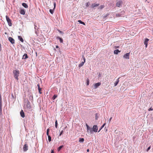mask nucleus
<instances>
[{
    "label": "nucleus",
    "instance_id": "4c0bfd02",
    "mask_svg": "<svg viewBox=\"0 0 153 153\" xmlns=\"http://www.w3.org/2000/svg\"><path fill=\"white\" fill-rule=\"evenodd\" d=\"M105 7L104 5H101L99 7V8L100 9H102L103 8H104Z\"/></svg>",
    "mask_w": 153,
    "mask_h": 153
},
{
    "label": "nucleus",
    "instance_id": "37998d69",
    "mask_svg": "<svg viewBox=\"0 0 153 153\" xmlns=\"http://www.w3.org/2000/svg\"><path fill=\"white\" fill-rule=\"evenodd\" d=\"M63 130H62L60 132V134H59V136H61V135L63 134Z\"/></svg>",
    "mask_w": 153,
    "mask_h": 153
},
{
    "label": "nucleus",
    "instance_id": "c9c22d12",
    "mask_svg": "<svg viewBox=\"0 0 153 153\" xmlns=\"http://www.w3.org/2000/svg\"><path fill=\"white\" fill-rule=\"evenodd\" d=\"M2 105V101H1V96L0 93V105Z\"/></svg>",
    "mask_w": 153,
    "mask_h": 153
},
{
    "label": "nucleus",
    "instance_id": "b1692460",
    "mask_svg": "<svg viewBox=\"0 0 153 153\" xmlns=\"http://www.w3.org/2000/svg\"><path fill=\"white\" fill-rule=\"evenodd\" d=\"M84 141V139L83 138H80L79 139V142L80 143H83Z\"/></svg>",
    "mask_w": 153,
    "mask_h": 153
},
{
    "label": "nucleus",
    "instance_id": "9b49d317",
    "mask_svg": "<svg viewBox=\"0 0 153 153\" xmlns=\"http://www.w3.org/2000/svg\"><path fill=\"white\" fill-rule=\"evenodd\" d=\"M149 41V39L148 38H145L144 42V44L145 45L146 47V48L147 46L148 42Z\"/></svg>",
    "mask_w": 153,
    "mask_h": 153
},
{
    "label": "nucleus",
    "instance_id": "4be33fe9",
    "mask_svg": "<svg viewBox=\"0 0 153 153\" xmlns=\"http://www.w3.org/2000/svg\"><path fill=\"white\" fill-rule=\"evenodd\" d=\"M18 39L21 41L22 42H24V40L23 38L21 36H18Z\"/></svg>",
    "mask_w": 153,
    "mask_h": 153
},
{
    "label": "nucleus",
    "instance_id": "a19ab883",
    "mask_svg": "<svg viewBox=\"0 0 153 153\" xmlns=\"http://www.w3.org/2000/svg\"><path fill=\"white\" fill-rule=\"evenodd\" d=\"M2 112H0V118L3 119V116H2Z\"/></svg>",
    "mask_w": 153,
    "mask_h": 153
},
{
    "label": "nucleus",
    "instance_id": "f8f14e48",
    "mask_svg": "<svg viewBox=\"0 0 153 153\" xmlns=\"http://www.w3.org/2000/svg\"><path fill=\"white\" fill-rule=\"evenodd\" d=\"M122 1H119L116 3V5L117 7H119L120 6V5L122 4Z\"/></svg>",
    "mask_w": 153,
    "mask_h": 153
},
{
    "label": "nucleus",
    "instance_id": "09e8293b",
    "mask_svg": "<svg viewBox=\"0 0 153 153\" xmlns=\"http://www.w3.org/2000/svg\"><path fill=\"white\" fill-rule=\"evenodd\" d=\"M108 15H107H107H105L104 16H103V18H106V17H107V16H108Z\"/></svg>",
    "mask_w": 153,
    "mask_h": 153
},
{
    "label": "nucleus",
    "instance_id": "20e7f679",
    "mask_svg": "<svg viewBox=\"0 0 153 153\" xmlns=\"http://www.w3.org/2000/svg\"><path fill=\"white\" fill-rule=\"evenodd\" d=\"M6 18L8 25L10 26H12V23L11 20L9 18L8 16H6Z\"/></svg>",
    "mask_w": 153,
    "mask_h": 153
},
{
    "label": "nucleus",
    "instance_id": "4d7b16f0",
    "mask_svg": "<svg viewBox=\"0 0 153 153\" xmlns=\"http://www.w3.org/2000/svg\"><path fill=\"white\" fill-rule=\"evenodd\" d=\"M5 34H7V33L5 32Z\"/></svg>",
    "mask_w": 153,
    "mask_h": 153
},
{
    "label": "nucleus",
    "instance_id": "5fc2aeb1",
    "mask_svg": "<svg viewBox=\"0 0 153 153\" xmlns=\"http://www.w3.org/2000/svg\"><path fill=\"white\" fill-rule=\"evenodd\" d=\"M87 152H88L89 151V149H88L87 150Z\"/></svg>",
    "mask_w": 153,
    "mask_h": 153
},
{
    "label": "nucleus",
    "instance_id": "412c9836",
    "mask_svg": "<svg viewBox=\"0 0 153 153\" xmlns=\"http://www.w3.org/2000/svg\"><path fill=\"white\" fill-rule=\"evenodd\" d=\"M22 6L25 8H27L28 7V5L27 4L25 3H23L22 4Z\"/></svg>",
    "mask_w": 153,
    "mask_h": 153
},
{
    "label": "nucleus",
    "instance_id": "de8ad7c7",
    "mask_svg": "<svg viewBox=\"0 0 153 153\" xmlns=\"http://www.w3.org/2000/svg\"><path fill=\"white\" fill-rule=\"evenodd\" d=\"M101 74L100 73H99V74L98 75V77H100L101 76Z\"/></svg>",
    "mask_w": 153,
    "mask_h": 153
},
{
    "label": "nucleus",
    "instance_id": "49530a36",
    "mask_svg": "<svg viewBox=\"0 0 153 153\" xmlns=\"http://www.w3.org/2000/svg\"><path fill=\"white\" fill-rule=\"evenodd\" d=\"M56 6V3H55V2H54V8H53L54 9H55Z\"/></svg>",
    "mask_w": 153,
    "mask_h": 153
},
{
    "label": "nucleus",
    "instance_id": "bb28decb",
    "mask_svg": "<svg viewBox=\"0 0 153 153\" xmlns=\"http://www.w3.org/2000/svg\"><path fill=\"white\" fill-rule=\"evenodd\" d=\"M105 125V123L103 124V125L100 128L99 130L98 131V132H99L104 127V126Z\"/></svg>",
    "mask_w": 153,
    "mask_h": 153
},
{
    "label": "nucleus",
    "instance_id": "aec40b11",
    "mask_svg": "<svg viewBox=\"0 0 153 153\" xmlns=\"http://www.w3.org/2000/svg\"><path fill=\"white\" fill-rule=\"evenodd\" d=\"M120 52V51L118 49H116L114 51V53L115 54H117L119 53Z\"/></svg>",
    "mask_w": 153,
    "mask_h": 153
},
{
    "label": "nucleus",
    "instance_id": "7ed1b4c3",
    "mask_svg": "<svg viewBox=\"0 0 153 153\" xmlns=\"http://www.w3.org/2000/svg\"><path fill=\"white\" fill-rule=\"evenodd\" d=\"M86 125L87 128V132L88 133H89L90 134H92L93 131H92V128H91L87 124H86Z\"/></svg>",
    "mask_w": 153,
    "mask_h": 153
},
{
    "label": "nucleus",
    "instance_id": "423d86ee",
    "mask_svg": "<svg viewBox=\"0 0 153 153\" xmlns=\"http://www.w3.org/2000/svg\"><path fill=\"white\" fill-rule=\"evenodd\" d=\"M92 129L93 132H97L98 130V127L97 125H94Z\"/></svg>",
    "mask_w": 153,
    "mask_h": 153
},
{
    "label": "nucleus",
    "instance_id": "4468645a",
    "mask_svg": "<svg viewBox=\"0 0 153 153\" xmlns=\"http://www.w3.org/2000/svg\"><path fill=\"white\" fill-rule=\"evenodd\" d=\"M28 97H29V100L31 101H33V95L32 94H28Z\"/></svg>",
    "mask_w": 153,
    "mask_h": 153
},
{
    "label": "nucleus",
    "instance_id": "79ce46f5",
    "mask_svg": "<svg viewBox=\"0 0 153 153\" xmlns=\"http://www.w3.org/2000/svg\"><path fill=\"white\" fill-rule=\"evenodd\" d=\"M90 5V3L89 2L86 3V7H88Z\"/></svg>",
    "mask_w": 153,
    "mask_h": 153
},
{
    "label": "nucleus",
    "instance_id": "1a4fd4ad",
    "mask_svg": "<svg viewBox=\"0 0 153 153\" xmlns=\"http://www.w3.org/2000/svg\"><path fill=\"white\" fill-rule=\"evenodd\" d=\"M8 40L9 41L12 43V44H14L15 43V40L14 39L11 37H9L8 38Z\"/></svg>",
    "mask_w": 153,
    "mask_h": 153
},
{
    "label": "nucleus",
    "instance_id": "7c9ffc66",
    "mask_svg": "<svg viewBox=\"0 0 153 153\" xmlns=\"http://www.w3.org/2000/svg\"><path fill=\"white\" fill-rule=\"evenodd\" d=\"M124 13H125V11L123 10L121 11L120 13L121 15V16H123V15L124 14Z\"/></svg>",
    "mask_w": 153,
    "mask_h": 153
},
{
    "label": "nucleus",
    "instance_id": "0eeeda50",
    "mask_svg": "<svg viewBox=\"0 0 153 153\" xmlns=\"http://www.w3.org/2000/svg\"><path fill=\"white\" fill-rule=\"evenodd\" d=\"M130 53H127L125 54L123 56V58L126 59H129Z\"/></svg>",
    "mask_w": 153,
    "mask_h": 153
},
{
    "label": "nucleus",
    "instance_id": "6ab92c4d",
    "mask_svg": "<svg viewBox=\"0 0 153 153\" xmlns=\"http://www.w3.org/2000/svg\"><path fill=\"white\" fill-rule=\"evenodd\" d=\"M35 32L36 34H37V30L38 29V27L35 25H34Z\"/></svg>",
    "mask_w": 153,
    "mask_h": 153
},
{
    "label": "nucleus",
    "instance_id": "72a5a7b5",
    "mask_svg": "<svg viewBox=\"0 0 153 153\" xmlns=\"http://www.w3.org/2000/svg\"><path fill=\"white\" fill-rule=\"evenodd\" d=\"M58 125V122L57 120H56L55 122V127L56 128H57V127Z\"/></svg>",
    "mask_w": 153,
    "mask_h": 153
},
{
    "label": "nucleus",
    "instance_id": "a211bd4d",
    "mask_svg": "<svg viewBox=\"0 0 153 153\" xmlns=\"http://www.w3.org/2000/svg\"><path fill=\"white\" fill-rule=\"evenodd\" d=\"M28 58V56L26 53H25L23 56L22 58L23 59H27Z\"/></svg>",
    "mask_w": 153,
    "mask_h": 153
},
{
    "label": "nucleus",
    "instance_id": "3c124183",
    "mask_svg": "<svg viewBox=\"0 0 153 153\" xmlns=\"http://www.w3.org/2000/svg\"><path fill=\"white\" fill-rule=\"evenodd\" d=\"M51 153H54V151L53 150H51Z\"/></svg>",
    "mask_w": 153,
    "mask_h": 153
},
{
    "label": "nucleus",
    "instance_id": "58836bf2",
    "mask_svg": "<svg viewBox=\"0 0 153 153\" xmlns=\"http://www.w3.org/2000/svg\"><path fill=\"white\" fill-rule=\"evenodd\" d=\"M50 129L49 128H48L47 130V135L49 134Z\"/></svg>",
    "mask_w": 153,
    "mask_h": 153
},
{
    "label": "nucleus",
    "instance_id": "2eb2a0df",
    "mask_svg": "<svg viewBox=\"0 0 153 153\" xmlns=\"http://www.w3.org/2000/svg\"><path fill=\"white\" fill-rule=\"evenodd\" d=\"M20 115L21 117L22 118H24L25 117V113L22 110L20 112Z\"/></svg>",
    "mask_w": 153,
    "mask_h": 153
},
{
    "label": "nucleus",
    "instance_id": "473e14b6",
    "mask_svg": "<svg viewBox=\"0 0 153 153\" xmlns=\"http://www.w3.org/2000/svg\"><path fill=\"white\" fill-rule=\"evenodd\" d=\"M99 116V114L96 113V120H97Z\"/></svg>",
    "mask_w": 153,
    "mask_h": 153
},
{
    "label": "nucleus",
    "instance_id": "c756f323",
    "mask_svg": "<svg viewBox=\"0 0 153 153\" xmlns=\"http://www.w3.org/2000/svg\"><path fill=\"white\" fill-rule=\"evenodd\" d=\"M78 22H79L80 24H83V25H85V23L84 22H82L81 20H79L78 21Z\"/></svg>",
    "mask_w": 153,
    "mask_h": 153
},
{
    "label": "nucleus",
    "instance_id": "a18cd8bd",
    "mask_svg": "<svg viewBox=\"0 0 153 153\" xmlns=\"http://www.w3.org/2000/svg\"><path fill=\"white\" fill-rule=\"evenodd\" d=\"M152 110H153V109L152 108V107H151L148 110V111H152Z\"/></svg>",
    "mask_w": 153,
    "mask_h": 153
},
{
    "label": "nucleus",
    "instance_id": "dca6fc26",
    "mask_svg": "<svg viewBox=\"0 0 153 153\" xmlns=\"http://www.w3.org/2000/svg\"><path fill=\"white\" fill-rule=\"evenodd\" d=\"M37 86L38 87V90L40 94H42V92L41 91L42 88L40 87V85L39 84H38L37 85Z\"/></svg>",
    "mask_w": 153,
    "mask_h": 153
},
{
    "label": "nucleus",
    "instance_id": "9d476101",
    "mask_svg": "<svg viewBox=\"0 0 153 153\" xmlns=\"http://www.w3.org/2000/svg\"><path fill=\"white\" fill-rule=\"evenodd\" d=\"M101 83L100 82L95 83L94 85V88L96 89L99 86L101 85Z\"/></svg>",
    "mask_w": 153,
    "mask_h": 153
},
{
    "label": "nucleus",
    "instance_id": "f704fd0d",
    "mask_svg": "<svg viewBox=\"0 0 153 153\" xmlns=\"http://www.w3.org/2000/svg\"><path fill=\"white\" fill-rule=\"evenodd\" d=\"M116 16H117L118 17H122L121 16V15L120 14V13L116 14Z\"/></svg>",
    "mask_w": 153,
    "mask_h": 153
},
{
    "label": "nucleus",
    "instance_id": "6e6552de",
    "mask_svg": "<svg viewBox=\"0 0 153 153\" xmlns=\"http://www.w3.org/2000/svg\"><path fill=\"white\" fill-rule=\"evenodd\" d=\"M28 149V146L27 144H25L23 147V150L24 152H26Z\"/></svg>",
    "mask_w": 153,
    "mask_h": 153
},
{
    "label": "nucleus",
    "instance_id": "39448f33",
    "mask_svg": "<svg viewBox=\"0 0 153 153\" xmlns=\"http://www.w3.org/2000/svg\"><path fill=\"white\" fill-rule=\"evenodd\" d=\"M82 58L83 59V61H82L80 64H79L78 67L79 68L83 66L85 62V59L84 56L83 55L82 56Z\"/></svg>",
    "mask_w": 153,
    "mask_h": 153
},
{
    "label": "nucleus",
    "instance_id": "8fccbe9b",
    "mask_svg": "<svg viewBox=\"0 0 153 153\" xmlns=\"http://www.w3.org/2000/svg\"><path fill=\"white\" fill-rule=\"evenodd\" d=\"M112 119V117H111V118H110L109 120V122H110L111 120Z\"/></svg>",
    "mask_w": 153,
    "mask_h": 153
},
{
    "label": "nucleus",
    "instance_id": "5701e85b",
    "mask_svg": "<svg viewBox=\"0 0 153 153\" xmlns=\"http://www.w3.org/2000/svg\"><path fill=\"white\" fill-rule=\"evenodd\" d=\"M99 5V4H98L94 3V4H92V5L91 7L93 8H94L95 7H96L98 6Z\"/></svg>",
    "mask_w": 153,
    "mask_h": 153
},
{
    "label": "nucleus",
    "instance_id": "393cba45",
    "mask_svg": "<svg viewBox=\"0 0 153 153\" xmlns=\"http://www.w3.org/2000/svg\"><path fill=\"white\" fill-rule=\"evenodd\" d=\"M120 78H118L117 79V80L114 83V86H116V85H117L118 84V82H119V79Z\"/></svg>",
    "mask_w": 153,
    "mask_h": 153
},
{
    "label": "nucleus",
    "instance_id": "cd10ccee",
    "mask_svg": "<svg viewBox=\"0 0 153 153\" xmlns=\"http://www.w3.org/2000/svg\"><path fill=\"white\" fill-rule=\"evenodd\" d=\"M47 135L48 137V141L49 142H51V136L49 134Z\"/></svg>",
    "mask_w": 153,
    "mask_h": 153
},
{
    "label": "nucleus",
    "instance_id": "f3484780",
    "mask_svg": "<svg viewBox=\"0 0 153 153\" xmlns=\"http://www.w3.org/2000/svg\"><path fill=\"white\" fill-rule=\"evenodd\" d=\"M56 39L57 40H59L61 43H62L63 42V39L62 38L60 37L59 36H57L56 38Z\"/></svg>",
    "mask_w": 153,
    "mask_h": 153
},
{
    "label": "nucleus",
    "instance_id": "a878e982",
    "mask_svg": "<svg viewBox=\"0 0 153 153\" xmlns=\"http://www.w3.org/2000/svg\"><path fill=\"white\" fill-rule=\"evenodd\" d=\"M63 145H61L60 146H59L57 149V150L58 151H59L60 150H61L62 149L63 147Z\"/></svg>",
    "mask_w": 153,
    "mask_h": 153
},
{
    "label": "nucleus",
    "instance_id": "ddd939ff",
    "mask_svg": "<svg viewBox=\"0 0 153 153\" xmlns=\"http://www.w3.org/2000/svg\"><path fill=\"white\" fill-rule=\"evenodd\" d=\"M20 13L22 15H24L25 13V10L24 9H21L20 10Z\"/></svg>",
    "mask_w": 153,
    "mask_h": 153
},
{
    "label": "nucleus",
    "instance_id": "c85d7f7f",
    "mask_svg": "<svg viewBox=\"0 0 153 153\" xmlns=\"http://www.w3.org/2000/svg\"><path fill=\"white\" fill-rule=\"evenodd\" d=\"M57 97V95L54 94L52 97V99H53V100H54Z\"/></svg>",
    "mask_w": 153,
    "mask_h": 153
},
{
    "label": "nucleus",
    "instance_id": "6e6d98bb",
    "mask_svg": "<svg viewBox=\"0 0 153 153\" xmlns=\"http://www.w3.org/2000/svg\"><path fill=\"white\" fill-rule=\"evenodd\" d=\"M11 96H12V97L13 98H14V96H13V94L11 95Z\"/></svg>",
    "mask_w": 153,
    "mask_h": 153
},
{
    "label": "nucleus",
    "instance_id": "ea45409f",
    "mask_svg": "<svg viewBox=\"0 0 153 153\" xmlns=\"http://www.w3.org/2000/svg\"><path fill=\"white\" fill-rule=\"evenodd\" d=\"M2 105H0V112H2Z\"/></svg>",
    "mask_w": 153,
    "mask_h": 153
},
{
    "label": "nucleus",
    "instance_id": "2f4dec72",
    "mask_svg": "<svg viewBox=\"0 0 153 153\" xmlns=\"http://www.w3.org/2000/svg\"><path fill=\"white\" fill-rule=\"evenodd\" d=\"M54 9H50L49 10L51 14H53V11Z\"/></svg>",
    "mask_w": 153,
    "mask_h": 153
},
{
    "label": "nucleus",
    "instance_id": "c03bdc74",
    "mask_svg": "<svg viewBox=\"0 0 153 153\" xmlns=\"http://www.w3.org/2000/svg\"><path fill=\"white\" fill-rule=\"evenodd\" d=\"M150 148H151V146H150L147 149L146 151L147 152H148L150 149Z\"/></svg>",
    "mask_w": 153,
    "mask_h": 153
},
{
    "label": "nucleus",
    "instance_id": "f03ea898",
    "mask_svg": "<svg viewBox=\"0 0 153 153\" xmlns=\"http://www.w3.org/2000/svg\"><path fill=\"white\" fill-rule=\"evenodd\" d=\"M13 74H14V76L15 79L17 80H18V76L19 74V71L18 70H16L13 71Z\"/></svg>",
    "mask_w": 153,
    "mask_h": 153
},
{
    "label": "nucleus",
    "instance_id": "864d4df0",
    "mask_svg": "<svg viewBox=\"0 0 153 153\" xmlns=\"http://www.w3.org/2000/svg\"><path fill=\"white\" fill-rule=\"evenodd\" d=\"M56 48H59V46L58 45H56Z\"/></svg>",
    "mask_w": 153,
    "mask_h": 153
},
{
    "label": "nucleus",
    "instance_id": "f257e3e1",
    "mask_svg": "<svg viewBox=\"0 0 153 153\" xmlns=\"http://www.w3.org/2000/svg\"><path fill=\"white\" fill-rule=\"evenodd\" d=\"M24 101H25V102L26 103V108L28 110L30 109L31 108V106L30 105V102L29 101V100L27 99H24Z\"/></svg>",
    "mask_w": 153,
    "mask_h": 153
},
{
    "label": "nucleus",
    "instance_id": "e433bc0d",
    "mask_svg": "<svg viewBox=\"0 0 153 153\" xmlns=\"http://www.w3.org/2000/svg\"><path fill=\"white\" fill-rule=\"evenodd\" d=\"M86 83H87V85H89V81L88 79H87L86 80Z\"/></svg>",
    "mask_w": 153,
    "mask_h": 153
},
{
    "label": "nucleus",
    "instance_id": "603ef678",
    "mask_svg": "<svg viewBox=\"0 0 153 153\" xmlns=\"http://www.w3.org/2000/svg\"><path fill=\"white\" fill-rule=\"evenodd\" d=\"M119 48V46H116L115 47V48Z\"/></svg>",
    "mask_w": 153,
    "mask_h": 153
}]
</instances>
